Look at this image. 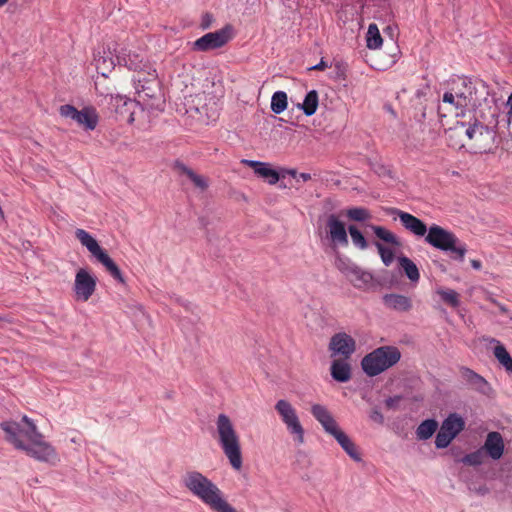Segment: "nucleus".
<instances>
[{
  "instance_id": "ea45409f",
  "label": "nucleus",
  "mask_w": 512,
  "mask_h": 512,
  "mask_svg": "<svg viewBox=\"0 0 512 512\" xmlns=\"http://www.w3.org/2000/svg\"><path fill=\"white\" fill-rule=\"evenodd\" d=\"M349 233L352 239V242L358 248L364 250L368 247V243L363 236V234L353 225L349 226Z\"/></svg>"
},
{
  "instance_id": "423d86ee",
  "label": "nucleus",
  "mask_w": 512,
  "mask_h": 512,
  "mask_svg": "<svg viewBox=\"0 0 512 512\" xmlns=\"http://www.w3.org/2000/svg\"><path fill=\"white\" fill-rule=\"evenodd\" d=\"M401 352L395 346L385 345L374 349L361 360V367L366 375L377 376L397 364Z\"/></svg>"
},
{
  "instance_id": "c756f323",
  "label": "nucleus",
  "mask_w": 512,
  "mask_h": 512,
  "mask_svg": "<svg viewBox=\"0 0 512 512\" xmlns=\"http://www.w3.org/2000/svg\"><path fill=\"white\" fill-rule=\"evenodd\" d=\"M491 342L496 343V346L494 347V351H493L495 358L505 368V370L508 373H512V357L508 353L505 346L502 345L496 339H492Z\"/></svg>"
},
{
  "instance_id": "72a5a7b5",
  "label": "nucleus",
  "mask_w": 512,
  "mask_h": 512,
  "mask_svg": "<svg viewBox=\"0 0 512 512\" xmlns=\"http://www.w3.org/2000/svg\"><path fill=\"white\" fill-rule=\"evenodd\" d=\"M366 41L369 49H378L382 46L383 39L375 23L368 26Z\"/></svg>"
},
{
  "instance_id": "dca6fc26",
  "label": "nucleus",
  "mask_w": 512,
  "mask_h": 512,
  "mask_svg": "<svg viewBox=\"0 0 512 512\" xmlns=\"http://www.w3.org/2000/svg\"><path fill=\"white\" fill-rule=\"evenodd\" d=\"M466 111H470L467 108V105L457 101V98L454 97L451 91H446L443 95L442 102L438 106V114L441 118L447 116H455L460 117L464 116Z\"/></svg>"
},
{
  "instance_id": "58836bf2",
  "label": "nucleus",
  "mask_w": 512,
  "mask_h": 512,
  "mask_svg": "<svg viewBox=\"0 0 512 512\" xmlns=\"http://www.w3.org/2000/svg\"><path fill=\"white\" fill-rule=\"evenodd\" d=\"M484 456H485V452L483 451L482 448L472 452V453H469L467 455H465L462 459H461V462L465 465H469V466H478V465H481L484 461Z\"/></svg>"
},
{
  "instance_id": "a19ab883",
  "label": "nucleus",
  "mask_w": 512,
  "mask_h": 512,
  "mask_svg": "<svg viewBox=\"0 0 512 512\" xmlns=\"http://www.w3.org/2000/svg\"><path fill=\"white\" fill-rule=\"evenodd\" d=\"M346 214L349 219L354 221H365L371 217L369 211L362 207L348 209Z\"/></svg>"
},
{
  "instance_id": "79ce46f5",
  "label": "nucleus",
  "mask_w": 512,
  "mask_h": 512,
  "mask_svg": "<svg viewBox=\"0 0 512 512\" xmlns=\"http://www.w3.org/2000/svg\"><path fill=\"white\" fill-rule=\"evenodd\" d=\"M375 246L380 254V257H381L383 263L386 266H389L393 262V259H394L393 251L390 248L385 247L384 245H382L379 242H375Z\"/></svg>"
},
{
  "instance_id": "b1692460",
  "label": "nucleus",
  "mask_w": 512,
  "mask_h": 512,
  "mask_svg": "<svg viewBox=\"0 0 512 512\" xmlns=\"http://www.w3.org/2000/svg\"><path fill=\"white\" fill-rule=\"evenodd\" d=\"M174 171L180 176H185L192 184L201 191H205L209 184L207 178L197 174L194 170L186 166L181 161H176L173 165Z\"/></svg>"
},
{
  "instance_id": "4d7b16f0",
  "label": "nucleus",
  "mask_w": 512,
  "mask_h": 512,
  "mask_svg": "<svg viewBox=\"0 0 512 512\" xmlns=\"http://www.w3.org/2000/svg\"><path fill=\"white\" fill-rule=\"evenodd\" d=\"M110 66H114V62L112 59H109V65H107L106 68H109Z\"/></svg>"
},
{
  "instance_id": "aec40b11",
  "label": "nucleus",
  "mask_w": 512,
  "mask_h": 512,
  "mask_svg": "<svg viewBox=\"0 0 512 512\" xmlns=\"http://www.w3.org/2000/svg\"><path fill=\"white\" fill-rule=\"evenodd\" d=\"M467 130L465 122H457L453 127L446 131V140L448 146L453 149L459 150L462 148L467 149Z\"/></svg>"
},
{
  "instance_id": "37998d69",
  "label": "nucleus",
  "mask_w": 512,
  "mask_h": 512,
  "mask_svg": "<svg viewBox=\"0 0 512 512\" xmlns=\"http://www.w3.org/2000/svg\"><path fill=\"white\" fill-rule=\"evenodd\" d=\"M453 439L454 438L449 433H447L445 430H442V428H440V430L438 431V433L436 435L435 445L437 448L443 449V448H446L451 443V441Z\"/></svg>"
},
{
  "instance_id": "1a4fd4ad",
  "label": "nucleus",
  "mask_w": 512,
  "mask_h": 512,
  "mask_svg": "<svg viewBox=\"0 0 512 512\" xmlns=\"http://www.w3.org/2000/svg\"><path fill=\"white\" fill-rule=\"evenodd\" d=\"M467 150L482 153L491 150L494 144V131L475 119L473 123L466 124Z\"/></svg>"
},
{
  "instance_id": "f257e3e1",
  "label": "nucleus",
  "mask_w": 512,
  "mask_h": 512,
  "mask_svg": "<svg viewBox=\"0 0 512 512\" xmlns=\"http://www.w3.org/2000/svg\"><path fill=\"white\" fill-rule=\"evenodd\" d=\"M22 422L26 424V429H21L15 422L1 423L0 427L6 433V440L31 458L56 465L60 461L56 448L45 440L44 435L29 417L23 416Z\"/></svg>"
},
{
  "instance_id": "c85d7f7f",
  "label": "nucleus",
  "mask_w": 512,
  "mask_h": 512,
  "mask_svg": "<svg viewBox=\"0 0 512 512\" xmlns=\"http://www.w3.org/2000/svg\"><path fill=\"white\" fill-rule=\"evenodd\" d=\"M462 376L475 390L479 392L486 393L487 389H489L488 382L481 375L469 368L463 369Z\"/></svg>"
},
{
  "instance_id": "5fc2aeb1",
  "label": "nucleus",
  "mask_w": 512,
  "mask_h": 512,
  "mask_svg": "<svg viewBox=\"0 0 512 512\" xmlns=\"http://www.w3.org/2000/svg\"><path fill=\"white\" fill-rule=\"evenodd\" d=\"M106 62H107V60L105 58H103L102 60L101 59L97 60V67L101 68V65L106 64Z\"/></svg>"
},
{
  "instance_id": "3c124183",
  "label": "nucleus",
  "mask_w": 512,
  "mask_h": 512,
  "mask_svg": "<svg viewBox=\"0 0 512 512\" xmlns=\"http://www.w3.org/2000/svg\"><path fill=\"white\" fill-rule=\"evenodd\" d=\"M298 177L305 182L311 180V175L309 173H299Z\"/></svg>"
},
{
  "instance_id": "473e14b6",
  "label": "nucleus",
  "mask_w": 512,
  "mask_h": 512,
  "mask_svg": "<svg viewBox=\"0 0 512 512\" xmlns=\"http://www.w3.org/2000/svg\"><path fill=\"white\" fill-rule=\"evenodd\" d=\"M438 423L434 419L424 420L416 429V436L419 440H427L436 432Z\"/></svg>"
},
{
  "instance_id": "9d476101",
  "label": "nucleus",
  "mask_w": 512,
  "mask_h": 512,
  "mask_svg": "<svg viewBox=\"0 0 512 512\" xmlns=\"http://www.w3.org/2000/svg\"><path fill=\"white\" fill-rule=\"evenodd\" d=\"M275 410L294 441L303 444L305 431L295 407L289 401L280 399L275 404Z\"/></svg>"
},
{
  "instance_id": "20e7f679",
  "label": "nucleus",
  "mask_w": 512,
  "mask_h": 512,
  "mask_svg": "<svg viewBox=\"0 0 512 512\" xmlns=\"http://www.w3.org/2000/svg\"><path fill=\"white\" fill-rule=\"evenodd\" d=\"M217 440L230 465L235 470L242 468L240 436L233 422L226 414H219L216 420Z\"/></svg>"
},
{
  "instance_id": "a878e982",
  "label": "nucleus",
  "mask_w": 512,
  "mask_h": 512,
  "mask_svg": "<svg viewBox=\"0 0 512 512\" xmlns=\"http://www.w3.org/2000/svg\"><path fill=\"white\" fill-rule=\"evenodd\" d=\"M382 299L387 308L397 312H408L412 308L411 299L405 295L385 294Z\"/></svg>"
},
{
  "instance_id": "cd10ccee",
  "label": "nucleus",
  "mask_w": 512,
  "mask_h": 512,
  "mask_svg": "<svg viewBox=\"0 0 512 512\" xmlns=\"http://www.w3.org/2000/svg\"><path fill=\"white\" fill-rule=\"evenodd\" d=\"M332 436L352 459L356 461L361 460L355 444L341 429Z\"/></svg>"
},
{
  "instance_id": "412c9836",
  "label": "nucleus",
  "mask_w": 512,
  "mask_h": 512,
  "mask_svg": "<svg viewBox=\"0 0 512 512\" xmlns=\"http://www.w3.org/2000/svg\"><path fill=\"white\" fill-rule=\"evenodd\" d=\"M116 59L119 65H123L130 70L144 71L146 63H143V56L127 48L118 51Z\"/></svg>"
},
{
  "instance_id": "7ed1b4c3",
  "label": "nucleus",
  "mask_w": 512,
  "mask_h": 512,
  "mask_svg": "<svg viewBox=\"0 0 512 512\" xmlns=\"http://www.w3.org/2000/svg\"><path fill=\"white\" fill-rule=\"evenodd\" d=\"M449 91L453 93L458 102L460 101V104L467 105L470 111L474 110L477 117L488 122V124L498 116L499 109L494 97H485L481 102L474 85L467 78L458 77L453 79Z\"/></svg>"
},
{
  "instance_id": "f8f14e48",
  "label": "nucleus",
  "mask_w": 512,
  "mask_h": 512,
  "mask_svg": "<svg viewBox=\"0 0 512 512\" xmlns=\"http://www.w3.org/2000/svg\"><path fill=\"white\" fill-rule=\"evenodd\" d=\"M62 117L75 121L85 130H94L98 124V114L92 107H84L82 110L76 109L74 106L66 104L59 108Z\"/></svg>"
},
{
  "instance_id": "6e6d98bb",
  "label": "nucleus",
  "mask_w": 512,
  "mask_h": 512,
  "mask_svg": "<svg viewBox=\"0 0 512 512\" xmlns=\"http://www.w3.org/2000/svg\"><path fill=\"white\" fill-rule=\"evenodd\" d=\"M9 0H0V7H3Z\"/></svg>"
},
{
  "instance_id": "8fccbe9b",
  "label": "nucleus",
  "mask_w": 512,
  "mask_h": 512,
  "mask_svg": "<svg viewBox=\"0 0 512 512\" xmlns=\"http://www.w3.org/2000/svg\"><path fill=\"white\" fill-rule=\"evenodd\" d=\"M470 263H471V266H472L474 269H476V270H480V269L482 268V263H481V261H479V260L472 259V260L470 261Z\"/></svg>"
},
{
  "instance_id": "bb28decb",
  "label": "nucleus",
  "mask_w": 512,
  "mask_h": 512,
  "mask_svg": "<svg viewBox=\"0 0 512 512\" xmlns=\"http://www.w3.org/2000/svg\"><path fill=\"white\" fill-rule=\"evenodd\" d=\"M465 427V422L456 413L450 414L442 423L441 428L455 438Z\"/></svg>"
},
{
  "instance_id": "4be33fe9",
  "label": "nucleus",
  "mask_w": 512,
  "mask_h": 512,
  "mask_svg": "<svg viewBox=\"0 0 512 512\" xmlns=\"http://www.w3.org/2000/svg\"><path fill=\"white\" fill-rule=\"evenodd\" d=\"M504 448L505 445L503 437L496 431L489 432L487 434L484 445L482 446L483 451L494 460H498L502 457Z\"/></svg>"
},
{
  "instance_id": "6e6552de",
  "label": "nucleus",
  "mask_w": 512,
  "mask_h": 512,
  "mask_svg": "<svg viewBox=\"0 0 512 512\" xmlns=\"http://www.w3.org/2000/svg\"><path fill=\"white\" fill-rule=\"evenodd\" d=\"M75 237L81 243V245L86 247L91 255L105 267L106 271L114 279L124 283V278L119 267L110 258L107 252L99 246L97 240L90 233L84 229L78 228L75 231Z\"/></svg>"
},
{
  "instance_id": "c03bdc74",
  "label": "nucleus",
  "mask_w": 512,
  "mask_h": 512,
  "mask_svg": "<svg viewBox=\"0 0 512 512\" xmlns=\"http://www.w3.org/2000/svg\"><path fill=\"white\" fill-rule=\"evenodd\" d=\"M213 23H214L213 15L209 12H206L201 17L200 28L202 30H207L212 26Z\"/></svg>"
},
{
  "instance_id": "c9c22d12",
  "label": "nucleus",
  "mask_w": 512,
  "mask_h": 512,
  "mask_svg": "<svg viewBox=\"0 0 512 512\" xmlns=\"http://www.w3.org/2000/svg\"><path fill=\"white\" fill-rule=\"evenodd\" d=\"M288 105L287 94L284 91H277L271 98V110L275 114H280L286 110Z\"/></svg>"
},
{
  "instance_id": "0eeeda50",
  "label": "nucleus",
  "mask_w": 512,
  "mask_h": 512,
  "mask_svg": "<svg viewBox=\"0 0 512 512\" xmlns=\"http://www.w3.org/2000/svg\"><path fill=\"white\" fill-rule=\"evenodd\" d=\"M425 241L441 251L450 252L453 259L463 261L467 252L466 245L451 231L433 224L429 227Z\"/></svg>"
},
{
  "instance_id": "ddd939ff",
  "label": "nucleus",
  "mask_w": 512,
  "mask_h": 512,
  "mask_svg": "<svg viewBox=\"0 0 512 512\" xmlns=\"http://www.w3.org/2000/svg\"><path fill=\"white\" fill-rule=\"evenodd\" d=\"M102 103L106 104L109 110L126 118L128 123L134 122V108L138 105L136 101L120 94H107L103 97Z\"/></svg>"
},
{
  "instance_id": "f3484780",
  "label": "nucleus",
  "mask_w": 512,
  "mask_h": 512,
  "mask_svg": "<svg viewBox=\"0 0 512 512\" xmlns=\"http://www.w3.org/2000/svg\"><path fill=\"white\" fill-rule=\"evenodd\" d=\"M326 231L329 235L331 242L336 245L347 246L348 237L345 225L338 217L331 214L327 218Z\"/></svg>"
},
{
  "instance_id": "39448f33",
  "label": "nucleus",
  "mask_w": 512,
  "mask_h": 512,
  "mask_svg": "<svg viewBox=\"0 0 512 512\" xmlns=\"http://www.w3.org/2000/svg\"><path fill=\"white\" fill-rule=\"evenodd\" d=\"M144 71H138L134 77L135 89L138 96L137 103H142L151 108H160L162 94L156 69L150 65H144Z\"/></svg>"
},
{
  "instance_id": "6ab92c4d",
  "label": "nucleus",
  "mask_w": 512,
  "mask_h": 512,
  "mask_svg": "<svg viewBox=\"0 0 512 512\" xmlns=\"http://www.w3.org/2000/svg\"><path fill=\"white\" fill-rule=\"evenodd\" d=\"M311 413L328 434L334 435L340 430L336 420L325 406L314 404L311 407Z\"/></svg>"
},
{
  "instance_id": "7c9ffc66",
  "label": "nucleus",
  "mask_w": 512,
  "mask_h": 512,
  "mask_svg": "<svg viewBox=\"0 0 512 512\" xmlns=\"http://www.w3.org/2000/svg\"><path fill=\"white\" fill-rule=\"evenodd\" d=\"M399 266L411 282H418L420 278L419 269L416 264L406 256L398 259Z\"/></svg>"
},
{
  "instance_id": "de8ad7c7",
  "label": "nucleus",
  "mask_w": 512,
  "mask_h": 512,
  "mask_svg": "<svg viewBox=\"0 0 512 512\" xmlns=\"http://www.w3.org/2000/svg\"><path fill=\"white\" fill-rule=\"evenodd\" d=\"M400 400V396L389 397L388 399L385 400V405L388 409H391L396 407Z\"/></svg>"
},
{
  "instance_id": "864d4df0",
  "label": "nucleus",
  "mask_w": 512,
  "mask_h": 512,
  "mask_svg": "<svg viewBox=\"0 0 512 512\" xmlns=\"http://www.w3.org/2000/svg\"><path fill=\"white\" fill-rule=\"evenodd\" d=\"M505 127L508 131V134L512 138V121H506Z\"/></svg>"
},
{
  "instance_id": "f704fd0d",
  "label": "nucleus",
  "mask_w": 512,
  "mask_h": 512,
  "mask_svg": "<svg viewBox=\"0 0 512 512\" xmlns=\"http://www.w3.org/2000/svg\"><path fill=\"white\" fill-rule=\"evenodd\" d=\"M351 282L356 288H362L370 284L373 280V276L370 272L363 271L355 268L351 271Z\"/></svg>"
},
{
  "instance_id": "2eb2a0df",
  "label": "nucleus",
  "mask_w": 512,
  "mask_h": 512,
  "mask_svg": "<svg viewBox=\"0 0 512 512\" xmlns=\"http://www.w3.org/2000/svg\"><path fill=\"white\" fill-rule=\"evenodd\" d=\"M96 279L85 269L81 268L75 276L74 290L79 300L87 301L95 292Z\"/></svg>"
},
{
  "instance_id": "2f4dec72",
  "label": "nucleus",
  "mask_w": 512,
  "mask_h": 512,
  "mask_svg": "<svg viewBox=\"0 0 512 512\" xmlns=\"http://www.w3.org/2000/svg\"><path fill=\"white\" fill-rule=\"evenodd\" d=\"M319 103V96L316 90L309 91L303 103L300 105V108L303 110L306 116H312L315 114Z\"/></svg>"
},
{
  "instance_id": "a18cd8bd",
  "label": "nucleus",
  "mask_w": 512,
  "mask_h": 512,
  "mask_svg": "<svg viewBox=\"0 0 512 512\" xmlns=\"http://www.w3.org/2000/svg\"><path fill=\"white\" fill-rule=\"evenodd\" d=\"M369 418L377 424H383L384 422V416L382 415L378 408H374L371 410Z\"/></svg>"
},
{
  "instance_id": "e433bc0d",
  "label": "nucleus",
  "mask_w": 512,
  "mask_h": 512,
  "mask_svg": "<svg viewBox=\"0 0 512 512\" xmlns=\"http://www.w3.org/2000/svg\"><path fill=\"white\" fill-rule=\"evenodd\" d=\"M437 294L441 297V299L447 303L449 306L456 308L460 304L459 294L452 289H437Z\"/></svg>"
},
{
  "instance_id": "9b49d317",
  "label": "nucleus",
  "mask_w": 512,
  "mask_h": 512,
  "mask_svg": "<svg viewBox=\"0 0 512 512\" xmlns=\"http://www.w3.org/2000/svg\"><path fill=\"white\" fill-rule=\"evenodd\" d=\"M232 28L227 25L215 32H209L192 43L195 52H208L225 46L232 38Z\"/></svg>"
},
{
  "instance_id": "603ef678",
  "label": "nucleus",
  "mask_w": 512,
  "mask_h": 512,
  "mask_svg": "<svg viewBox=\"0 0 512 512\" xmlns=\"http://www.w3.org/2000/svg\"><path fill=\"white\" fill-rule=\"evenodd\" d=\"M285 173L292 176L293 178L298 177V173L295 169H287V170H285Z\"/></svg>"
},
{
  "instance_id": "393cba45",
  "label": "nucleus",
  "mask_w": 512,
  "mask_h": 512,
  "mask_svg": "<svg viewBox=\"0 0 512 512\" xmlns=\"http://www.w3.org/2000/svg\"><path fill=\"white\" fill-rule=\"evenodd\" d=\"M347 360L348 359L338 358L332 361L330 373L335 381L345 383L351 379V365Z\"/></svg>"
},
{
  "instance_id": "4468645a",
  "label": "nucleus",
  "mask_w": 512,
  "mask_h": 512,
  "mask_svg": "<svg viewBox=\"0 0 512 512\" xmlns=\"http://www.w3.org/2000/svg\"><path fill=\"white\" fill-rule=\"evenodd\" d=\"M328 348L332 356L349 359L356 351V341L351 335L338 332L330 338Z\"/></svg>"
},
{
  "instance_id": "49530a36",
  "label": "nucleus",
  "mask_w": 512,
  "mask_h": 512,
  "mask_svg": "<svg viewBox=\"0 0 512 512\" xmlns=\"http://www.w3.org/2000/svg\"><path fill=\"white\" fill-rule=\"evenodd\" d=\"M506 108H507V112H506V116H505L506 117L505 122L512 121V93L509 95V97L507 99Z\"/></svg>"
},
{
  "instance_id": "4c0bfd02",
  "label": "nucleus",
  "mask_w": 512,
  "mask_h": 512,
  "mask_svg": "<svg viewBox=\"0 0 512 512\" xmlns=\"http://www.w3.org/2000/svg\"><path fill=\"white\" fill-rule=\"evenodd\" d=\"M374 234L381 240L392 245H399L398 238L389 230L382 226H371Z\"/></svg>"
},
{
  "instance_id": "5701e85b",
  "label": "nucleus",
  "mask_w": 512,
  "mask_h": 512,
  "mask_svg": "<svg viewBox=\"0 0 512 512\" xmlns=\"http://www.w3.org/2000/svg\"><path fill=\"white\" fill-rule=\"evenodd\" d=\"M241 163L252 168L255 174L267 180V182L271 185H274L279 181V173L272 169L268 163L247 159H243Z\"/></svg>"
},
{
  "instance_id": "13d9d810",
  "label": "nucleus",
  "mask_w": 512,
  "mask_h": 512,
  "mask_svg": "<svg viewBox=\"0 0 512 512\" xmlns=\"http://www.w3.org/2000/svg\"><path fill=\"white\" fill-rule=\"evenodd\" d=\"M496 126H498L500 128V121L499 120L496 121Z\"/></svg>"
},
{
  "instance_id": "a211bd4d",
  "label": "nucleus",
  "mask_w": 512,
  "mask_h": 512,
  "mask_svg": "<svg viewBox=\"0 0 512 512\" xmlns=\"http://www.w3.org/2000/svg\"><path fill=\"white\" fill-rule=\"evenodd\" d=\"M391 213L396 214L402 225L416 236L422 237L428 232L426 224L414 215L396 208H392Z\"/></svg>"
},
{
  "instance_id": "f03ea898",
  "label": "nucleus",
  "mask_w": 512,
  "mask_h": 512,
  "mask_svg": "<svg viewBox=\"0 0 512 512\" xmlns=\"http://www.w3.org/2000/svg\"><path fill=\"white\" fill-rule=\"evenodd\" d=\"M183 487L212 512H238L227 500L224 492L199 471H187L181 478Z\"/></svg>"
},
{
  "instance_id": "09e8293b",
  "label": "nucleus",
  "mask_w": 512,
  "mask_h": 512,
  "mask_svg": "<svg viewBox=\"0 0 512 512\" xmlns=\"http://www.w3.org/2000/svg\"><path fill=\"white\" fill-rule=\"evenodd\" d=\"M328 67L327 63L322 59L318 64L313 66L311 70L323 71Z\"/></svg>"
}]
</instances>
